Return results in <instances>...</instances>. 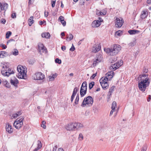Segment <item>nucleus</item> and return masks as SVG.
Returning <instances> with one entry per match:
<instances>
[{
  "label": "nucleus",
  "instance_id": "nucleus-42",
  "mask_svg": "<svg viewBox=\"0 0 151 151\" xmlns=\"http://www.w3.org/2000/svg\"><path fill=\"white\" fill-rule=\"evenodd\" d=\"M55 62L56 63H58L60 64L61 63V60L59 59L58 58H57L55 60Z\"/></svg>",
  "mask_w": 151,
  "mask_h": 151
},
{
  "label": "nucleus",
  "instance_id": "nucleus-21",
  "mask_svg": "<svg viewBox=\"0 0 151 151\" xmlns=\"http://www.w3.org/2000/svg\"><path fill=\"white\" fill-rule=\"evenodd\" d=\"M10 82L12 85H13L15 87H17V83H18V81L17 79H15L13 80L11 79Z\"/></svg>",
  "mask_w": 151,
  "mask_h": 151
},
{
  "label": "nucleus",
  "instance_id": "nucleus-11",
  "mask_svg": "<svg viewBox=\"0 0 151 151\" xmlns=\"http://www.w3.org/2000/svg\"><path fill=\"white\" fill-rule=\"evenodd\" d=\"M100 20H95L93 21L92 24V26L93 27H98L101 24V22L103 21V20L99 18Z\"/></svg>",
  "mask_w": 151,
  "mask_h": 151
},
{
  "label": "nucleus",
  "instance_id": "nucleus-16",
  "mask_svg": "<svg viewBox=\"0 0 151 151\" xmlns=\"http://www.w3.org/2000/svg\"><path fill=\"white\" fill-rule=\"evenodd\" d=\"M14 73V71L12 70L10 68H8L7 70H5V72H4V76H9L10 74Z\"/></svg>",
  "mask_w": 151,
  "mask_h": 151
},
{
  "label": "nucleus",
  "instance_id": "nucleus-15",
  "mask_svg": "<svg viewBox=\"0 0 151 151\" xmlns=\"http://www.w3.org/2000/svg\"><path fill=\"white\" fill-rule=\"evenodd\" d=\"M8 4L6 3L1 4L0 2V12L2 10H6L8 7Z\"/></svg>",
  "mask_w": 151,
  "mask_h": 151
},
{
  "label": "nucleus",
  "instance_id": "nucleus-18",
  "mask_svg": "<svg viewBox=\"0 0 151 151\" xmlns=\"http://www.w3.org/2000/svg\"><path fill=\"white\" fill-rule=\"evenodd\" d=\"M87 89L83 88H81L80 90V93L81 97L83 96L86 93Z\"/></svg>",
  "mask_w": 151,
  "mask_h": 151
},
{
  "label": "nucleus",
  "instance_id": "nucleus-4",
  "mask_svg": "<svg viewBox=\"0 0 151 151\" xmlns=\"http://www.w3.org/2000/svg\"><path fill=\"white\" fill-rule=\"evenodd\" d=\"M83 127V125L78 122L70 123L65 126V129L67 130H71L75 128L78 129Z\"/></svg>",
  "mask_w": 151,
  "mask_h": 151
},
{
  "label": "nucleus",
  "instance_id": "nucleus-58",
  "mask_svg": "<svg viewBox=\"0 0 151 151\" xmlns=\"http://www.w3.org/2000/svg\"><path fill=\"white\" fill-rule=\"evenodd\" d=\"M15 40L13 39H11L10 40H8L7 42V43L8 44L10 42H11L14 41Z\"/></svg>",
  "mask_w": 151,
  "mask_h": 151
},
{
  "label": "nucleus",
  "instance_id": "nucleus-45",
  "mask_svg": "<svg viewBox=\"0 0 151 151\" xmlns=\"http://www.w3.org/2000/svg\"><path fill=\"white\" fill-rule=\"evenodd\" d=\"M114 86H112L111 87V88L109 90V93H111L114 90Z\"/></svg>",
  "mask_w": 151,
  "mask_h": 151
},
{
  "label": "nucleus",
  "instance_id": "nucleus-41",
  "mask_svg": "<svg viewBox=\"0 0 151 151\" xmlns=\"http://www.w3.org/2000/svg\"><path fill=\"white\" fill-rule=\"evenodd\" d=\"M37 143H38V144H37L38 146L37 147H38V148H40V149L42 147V144L41 141L40 140H38L37 141Z\"/></svg>",
  "mask_w": 151,
  "mask_h": 151
},
{
  "label": "nucleus",
  "instance_id": "nucleus-60",
  "mask_svg": "<svg viewBox=\"0 0 151 151\" xmlns=\"http://www.w3.org/2000/svg\"><path fill=\"white\" fill-rule=\"evenodd\" d=\"M151 96L150 95H149L148 97V99H147V101L149 102L150 101L151 99Z\"/></svg>",
  "mask_w": 151,
  "mask_h": 151
},
{
  "label": "nucleus",
  "instance_id": "nucleus-43",
  "mask_svg": "<svg viewBox=\"0 0 151 151\" xmlns=\"http://www.w3.org/2000/svg\"><path fill=\"white\" fill-rule=\"evenodd\" d=\"M83 136L82 134L80 133L79 134V140L81 141L83 139Z\"/></svg>",
  "mask_w": 151,
  "mask_h": 151
},
{
  "label": "nucleus",
  "instance_id": "nucleus-40",
  "mask_svg": "<svg viewBox=\"0 0 151 151\" xmlns=\"http://www.w3.org/2000/svg\"><path fill=\"white\" fill-rule=\"evenodd\" d=\"M46 122L45 121H43L42 122V124L41 126L43 127L44 129H45L46 128V126L45 125Z\"/></svg>",
  "mask_w": 151,
  "mask_h": 151
},
{
  "label": "nucleus",
  "instance_id": "nucleus-50",
  "mask_svg": "<svg viewBox=\"0 0 151 151\" xmlns=\"http://www.w3.org/2000/svg\"><path fill=\"white\" fill-rule=\"evenodd\" d=\"M121 33L122 32L121 31H120V30H119L116 32V34L117 35L120 36L121 35Z\"/></svg>",
  "mask_w": 151,
  "mask_h": 151
},
{
  "label": "nucleus",
  "instance_id": "nucleus-39",
  "mask_svg": "<svg viewBox=\"0 0 151 151\" xmlns=\"http://www.w3.org/2000/svg\"><path fill=\"white\" fill-rule=\"evenodd\" d=\"M56 0H51V4L52 7H54Z\"/></svg>",
  "mask_w": 151,
  "mask_h": 151
},
{
  "label": "nucleus",
  "instance_id": "nucleus-54",
  "mask_svg": "<svg viewBox=\"0 0 151 151\" xmlns=\"http://www.w3.org/2000/svg\"><path fill=\"white\" fill-rule=\"evenodd\" d=\"M61 23H62V24H63V26H65L66 25V22L64 20L63 21H61L60 22Z\"/></svg>",
  "mask_w": 151,
  "mask_h": 151
},
{
  "label": "nucleus",
  "instance_id": "nucleus-62",
  "mask_svg": "<svg viewBox=\"0 0 151 151\" xmlns=\"http://www.w3.org/2000/svg\"><path fill=\"white\" fill-rule=\"evenodd\" d=\"M61 49L63 50L64 51V50H65V49H66V48H65V46H62L61 47Z\"/></svg>",
  "mask_w": 151,
  "mask_h": 151
},
{
  "label": "nucleus",
  "instance_id": "nucleus-23",
  "mask_svg": "<svg viewBox=\"0 0 151 151\" xmlns=\"http://www.w3.org/2000/svg\"><path fill=\"white\" fill-rule=\"evenodd\" d=\"M33 17L32 16H31L29 18L28 20V23L29 25V26H31L32 24L33 23L34 21L33 20Z\"/></svg>",
  "mask_w": 151,
  "mask_h": 151
},
{
  "label": "nucleus",
  "instance_id": "nucleus-32",
  "mask_svg": "<svg viewBox=\"0 0 151 151\" xmlns=\"http://www.w3.org/2000/svg\"><path fill=\"white\" fill-rule=\"evenodd\" d=\"M116 106V102L114 101L112 104L111 109L113 110H115V107Z\"/></svg>",
  "mask_w": 151,
  "mask_h": 151
},
{
  "label": "nucleus",
  "instance_id": "nucleus-35",
  "mask_svg": "<svg viewBox=\"0 0 151 151\" xmlns=\"http://www.w3.org/2000/svg\"><path fill=\"white\" fill-rule=\"evenodd\" d=\"M147 145L146 144L144 145L142 148V150L141 151H146L147 149Z\"/></svg>",
  "mask_w": 151,
  "mask_h": 151
},
{
  "label": "nucleus",
  "instance_id": "nucleus-44",
  "mask_svg": "<svg viewBox=\"0 0 151 151\" xmlns=\"http://www.w3.org/2000/svg\"><path fill=\"white\" fill-rule=\"evenodd\" d=\"M64 20V18L62 16H60L58 19V20H60L61 22V21H63Z\"/></svg>",
  "mask_w": 151,
  "mask_h": 151
},
{
  "label": "nucleus",
  "instance_id": "nucleus-61",
  "mask_svg": "<svg viewBox=\"0 0 151 151\" xmlns=\"http://www.w3.org/2000/svg\"><path fill=\"white\" fill-rule=\"evenodd\" d=\"M147 3L149 4H151V0H147Z\"/></svg>",
  "mask_w": 151,
  "mask_h": 151
},
{
  "label": "nucleus",
  "instance_id": "nucleus-56",
  "mask_svg": "<svg viewBox=\"0 0 151 151\" xmlns=\"http://www.w3.org/2000/svg\"><path fill=\"white\" fill-rule=\"evenodd\" d=\"M51 13L52 15L53 16H55L57 14V13H55L54 12H52Z\"/></svg>",
  "mask_w": 151,
  "mask_h": 151
},
{
  "label": "nucleus",
  "instance_id": "nucleus-53",
  "mask_svg": "<svg viewBox=\"0 0 151 151\" xmlns=\"http://www.w3.org/2000/svg\"><path fill=\"white\" fill-rule=\"evenodd\" d=\"M57 75H58V74L57 73H55L54 74H52L51 76L52 77H54V79H55V78L57 77Z\"/></svg>",
  "mask_w": 151,
  "mask_h": 151
},
{
  "label": "nucleus",
  "instance_id": "nucleus-3",
  "mask_svg": "<svg viewBox=\"0 0 151 151\" xmlns=\"http://www.w3.org/2000/svg\"><path fill=\"white\" fill-rule=\"evenodd\" d=\"M17 70L19 73L17 75V77L24 79V77L26 75L27 72L25 68L22 65H19L17 67Z\"/></svg>",
  "mask_w": 151,
  "mask_h": 151
},
{
  "label": "nucleus",
  "instance_id": "nucleus-9",
  "mask_svg": "<svg viewBox=\"0 0 151 151\" xmlns=\"http://www.w3.org/2000/svg\"><path fill=\"white\" fill-rule=\"evenodd\" d=\"M123 63V61L122 60L120 61V63H116L114 64H112L110 66V69L113 70H115L119 68Z\"/></svg>",
  "mask_w": 151,
  "mask_h": 151
},
{
  "label": "nucleus",
  "instance_id": "nucleus-52",
  "mask_svg": "<svg viewBox=\"0 0 151 151\" xmlns=\"http://www.w3.org/2000/svg\"><path fill=\"white\" fill-rule=\"evenodd\" d=\"M0 46L4 49H5L7 47L4 44H2L0 45Z\"/></svg>",
  "mask_w": 151,
  "mask_h": 151
},
{
  "label": "nucleus",
  "instance_id": "nucleus-46",
  "mask_svg": "<svg viewBox=\"0 0 151 151\" xmlns=\"http://www.w3.org/2000/svg\"><path fill=\"white\" fill-rule=\"evenodd\" d=\"M75 49V47L73 45V44H72L71 47L70 48V51L73 52V51Z\"/></svg>",
  "mask_w": 151,
  "mask_h": 151
},
{
  "label": "nucleus",
  "instance_id": "nucleus-30",
  "mask_svg": "<svg viewBox=\"0 0 151 151\" xmlns=\"http://www.w3.org/2000/svg\"><path fill=\"white\" fill-rule=\"evenodd\" d=\"M96 14L98 16L105 15L106 14V12L104 11L103 12H97Z\"/></svg>",
  "mask_w": 151,
  "mask_h": 151
},
{
  "label": "nucleus",
  "instance_id": "nucleus-20",
  "mask_svg": "<svg viewBox=\"0 0 151 151\" xmlns=\"http://www.w3.org/2000/svg\"><path fill=\"white\" fill-rule=\"evenodd\" d=\"M8 55L7 52L4 51H0V58H3Z\"/></svg>",
  "mask_w": 151,
  "mask_h": 151
},
{
  "label": "nucleus",
  "instance_id": "nucleus-14",
  "mask_svg": "<svg viewBox=\"0 0 151 151\" xmlns=\"http://www.w3.org/2000/svg\"><path fill=\"white\" fill-rule=\"evenodd\" d=\"M9 63H4L2 66V69L1 71V74L4 75V72L5 71V70L9 68Z\"/></svg>",
  "mask_w": 151,
  "mask_h": 151
},
{
  "label": "nucleus",
  "instance_id": "nucleus-1",
  "mask_svg": "<svg viewBox=\"0 0 151 151\" xmlns=\"http://www.w3.org/2000/svg\"><path fill=\"white\" fill-rule=\"evenodd\" d=\"M148 76V75L143 74L140 75L138 78L140 81L138 83V87L139 90L143 92L146 90L150 83V80Z\"/></svg>",
  "mask_w": 151,
  "mask_h": 151
},
{
  "label": "nucleus",
  "instance_id": "nucleus-13",
  "mask_svg": "<svg viewBox=\"0 0 151 151\" xmlns=\"http://www.w3.org/2000/svg\"><path fill=\"white\" fill-rule=\"evenodd\" d=\"M5 128L6 131L9 133H12L13 132V129L12 128V126L9 123L6 124Z\"/></svg>",
  "mask_w": 151,
  "mask_h": 151
},
{
  "label": "nucleus",
  "instance_id": "nucleus-64",
  "mask_svg": "<svg viewBox=\"0 0 151 151\" xmlns=\"http://www.w3.org/2000/svg\"><path fill=\"white\" fill-rule=\"evenodd\" d=\"M58 151H64V150L63 148H60L58 149Z\"/></svg>",
  "mask_w": 151,
  "mask_h": 151
},
{
  "label": "nucleus",
  "instance_id": "nucleus-24",
  "mask_svg": "<svg viewBox=\"0 0 151 151\" xmlns=\"http://www.w3.org/2000/svg\"><path fill=\"white\" fill-rule=\"evenodd\" d=\"M21 114H22L21 111L17 112L15 114H12V118L16 119L17 116L20 115Z\"/></svg>",
  "mask_w": 151,
  "mask_h": 151
},
{
  "label": "nucleus",
  "instance_id": "nucleus-31",
  "mask_svg": "<svg viewBox=\"0 0 151 151\" xmlns=\"http://www.w3.org/2000/svg\"><path fill=\"white\" fill-rule=\"evenodd\" d=\"M87 89V84L86 81H84L82 83L81 88Z\"/></svg>",
  "mask_w": 151,
  "mask_h": 151
},
{
  "label": "nucleus",
  "instance_id": "nucleus-27",
  "mask_svg": "<svg viewBox=\"0 0 151 151\" xmlns=\"http://www.w3.org/2000/svg\"><path fill=\"white\" fill-rule=\"evenodd\" d=\"M101 61V60L100 59H99L98 58H96V60L93 61V67L96 66L98 63Z\"/></svg>",
  "mask_w": 151,
  "mask_h": 151
},
{
  "label": "nucleus",
  "instance_id": "nucleus-49",
  "mask_svg": "<svg viewBox=\"0 0 151 151\" xmlns=\"http://www.w3.org/2000/svg\"><path fill=\"white\" fill-rule=\"evenodd\" d=\"M6 21L5 19H2L1 20V23H2L4 24L6 22Z\"/></svg>",
  "mask_w": 151,
  "mask_h": 151
},
{
  "label": "nucleus",
  "instance_id": "nucleus-10",
  "mask_svg": "<svg viewBox=\"0 0 151 151\" xmlns=\"http://www.w3.org/2000/svg\"><path fill=\"white\" fill-rule=\"evenodd\" d=\"M116 20L115 26L116 27L119 28L121 27L124 22L123 19L122 18H117Z\"/></svg>",
  "mask_w": 151,
  "mask_h": 151
},
{
  "label": "nucleus",
  "instance_id": "nucleus-17",
  "mask_svg": "<svg viewBox=\"0 0 151 151\" xmlns=\"http://www.w3.org/2000/svg\"><path fill=\"white\" fill-rule=\"evenodd\" d=\"M101 49V46L99 45H95L92 48V52L94 53H96L99 51Z\"/></svg>",
  "mask_w": 151,
  "mask_h": 151
},
{
  "label": "nucleus",
  "instance_id": "nucleus-47",
  "mask_svg": "<svg viewBox=\"0 0 151 151\" xmlns=\"http://www.w3.org/2000/svg\"><path fill=\"white\" fill-rule=\"evenodd\" d=\"M48 78L49 79V81H53L54 80V77H52L51 76H48Z\"/></svg>",
  "mask_w": 151,
  "mask_h": 151
},
{
  "label": "nucleus",
  "instance_id": "nucleus-7",
  "mask_svg": "<svg viewBox=\"0 0 151 151\" xmlns=\"http://www.w3.org/2000/svg\"><path fill=\"white\" fill-rule=\"evenodd\" d=\"M24 119V118L23 116H21L15 121L13 125L16 128L19 129L22 127Z\"/></svg>",
  "mask_w": 151,
  "mask_h": 151
},
{
  "label": "nucleus",
  "instance_id": "nucleus-33",
  "mask_svg": "<svg viewBox=\"0 0 151 151\" xmlns=\"http://www.w3.org/2000/svg\"><path fill=\"white\" fill-rule=\"evenodd\" d=\"M73 35L71 34H69V35H67V36L66 37V40H67V39L69 38V41H70L73 39Z\"/></svg>",
  "mask_w": 151,
  "mask_h": 151
},
{
  "label": "nucleus",
  "instance_id": "nucleus-29",
  "mask_svg": "<svg viewBox=\"0 0 151 151\" xmlns=\"http://www.w3.org/2000/svg\"><path fill=\"white\" fill-rule=\"evenodd\" d=\"M11 53L14 55H17L18 54V51L17 49H14L12 51Z\"/></svg>",
  "mask_w": 151,
  "mask_h": 151
},
{
  "label": "nucleus",
  "instance_id": "nucleus-57",
  "mask_svg": "<svg viewBox=\"0 0 151 151\" xmlns=\"http://www.w3.org/2000/svg\"><path fill=\"white\" fill-rule=\"evenodd\" d=\"M58 148L57 145H56L53 148L52 151H56V149Z\"/></svg>",
  "mask_w": 151,
  "mask_h": 151
},
{
  "label": "nucleus",
  "instance_id": "nucleus-26",
  "mask_svg": "<svg viewBox=\"0 0 151 151\" xmlns=\"http://www.w3.org/2000/svg\"><path fill=\"white\" fill-rule=\"evenodd\" d=\"M139 32V31L138 30H129L128 31V32L131 35H134L138 33Z\"/></svg>",
  "mask_w": 151,
  "mask_h": 151
},
{
  "label": "nucleus",
  "instance_id": "nucleus-63",
  "mask_svg": "<svg viewBox=\"0 0 151 151\" xmlns=\"http://www.w3.org/2000/svg\"><path fill=\"white\" fill-rule=\"evenodd\" d=\"M114 110H113L112 109V110L110 112V116L112 115L113 114V112Z\"/></svg>",
  "mask_w": 151,
  "mask_h": 151
},
{
  "label": "nucleus",
  "instance_id": "nucleus-2",
  "mask_svg": "<svg viewBox=\"0 0 151 151\" xmlns=\"http://www.w3.org/2000/svg\"><path fill=\"white\" fill-rule=\"evenodd\" d=\"M121 50V47L117 44L111 46L110 48H104V51L109 55L114 56L117 54Z\"/></svg>",
  "mask_w": 151,
  "mask_h": 151
},
{
  "label": "nucleus",
  "instance_id": "nucleus-36",
  "mask_svg": "<svg viewBox=\"0 0 151 151\" xmlns=\"http://www.w3.org/2000/svg\"><path fill=\"white\" fill-rule=\"evenodd\" d=\"M79 100V95L78 94H77V95L76 96V100H75V102H74L75 104H78Z\"/></svg>",
  "mask_w": 151,
  "mask_h": 151
},
{
  "label": "nucleus",
  "instance_id": "nucleus-5",
  "mask_svg": "<svg viewBox=\"0 0 151 151\" xmlns=\"http://www.w3.org/2000/svg\"><path fill=\"white\" fill-rule=\"evenodd\" d=\"M93 101L92 97L91 96H88L87 97L84 98L81 105V106L85 107L87 105L89 106H92Z\"/></svg>",
  "mask_w": 151,
  "mask_h": 151
},
{
  "label": "nucleus",
  "instance_id": "nucleus-25",
  "mask_svg": "<svg viewBox=\"0 0 151 151\" xmlns=\"http://www.w3.org/2000/svg\"><path fill=\"white\" fill-rule=\"evenodd\" d=\"M147 16V12L145 11H143L141 15V18L142 19H144L146 18Z\"/></svg>",
  "mask_w": 151,
  "mask_h": 151
},
{
  "label": "nucleus",
  "instance_id": "nucleus-6",
  "mask_svg": "<svg viewBox=\"0 0 151 151\" xmlns=\"http://www.w3.org/2000/svg\"><path fill=\"white\" fill-rule=\"evenodd\" d=\"M108 78L106 76H104L102 77L99 81L101 85L104 89H107L108 88Z\"/></svg>",
  "mask_w": 151,
  "mask_h": 151
},
{
  "label": "nucleus",
  "instance_id": "nucleus-8",
  "mask_svg": "<svg viewBox=\"0 0 151 151\" xmlns=\"http://www.w3.org/2000/svg\"><path fill=\"white\" fill-rule=\"evenodd\" d=\"M33 78L35 80H42L45 78V75L41 72H37L33 75Z\"/></svg>",
  "mask_w": 151,
  "mask_h": 151
},
{
  "label": "nucleus",
  "instance_id": "nucleus-28",
  "mask_svg": "<svg viewBox=\"0 0 151 151\" xmlns=\"http://www.w3.org/2000/svg\"><path fill=\"white\" fill-rule=\"evenodd\" d=\"M114 72L113 71H111L110 72H108L106 74V76L108 77L111 76V78H112L114 76Z\"/></svg>",
  "mask_w": 151,
  "mask_h": 151
},
{
  "label": "nucleus",
  "instance_id": "nucleus-55",
  "mask_svg": "<svg viewBox=\"0 0 151 151\" xmlns=\"http://www.w3.org/2000/svg\"><path fill=\"white\" fill-rule=\"evenodd\" d=\"M48 12H47L46 13V11H45V12H44V15H45V17H47V16H48Z\"/></svg>",
  "mask_w": 151,
  "mask_h": 151
},
{
  "label": "nucleus",
  "instance_id": "nucleus-22",
  "mask_svg": "<svg viewBox=\"0 0 151 151\" xmlns=\"http://www.w3.org/2000/svg\"><path fill=\"white\" fill-rule=\"evenodd\" d=\"M41 36L42 37H45L46 38H49L50 35L49 32H46L42 33Z\"/></svg>",
  "mask_w": 151,
  "mask_h": 151
},
{
  "label": "nucleus",
  "instance_id": "nucleus-59",
  "mask_svg": "<svg viewBox=\"0 0 151 151\" xmlns=\"http://www.w3.org/2000/svg\"><path fill=\"white\" fill-rule=\"evenodd\" d=\"M6 86L8 88H9L10 87L9 84L7 82H6Z\"/></svg>",
  "mask_w": 151,
  "mask_h": 151
},
{
  "label": "nucleus",
  "instance_id": "nucleus-12",
  "mask_svg": "<svg viewBox=\"0 0 151 151\" xmlns=\"http://www.w3.org/2000/svg\"><path fill=\"white\" fill-rule=\"evenodd\" d=\"M38 48L39 49V52L41 54V51L42 50V52H46L47 50L46 48L44 47L43 44L42 43H39L38 45Z\"/></svg>",
  "mask_w": 151,
  "mask_h": 151
},
{
  "label": "nucleus",
  "instance_id": "nucleus-37",
  "mask_svg": "<svg viewBox=\"0 0 151 151\" xmlns=\"http://www.w3.org/2000/svg\"><path fill=\"white\" fill-rule=\"evenodd\" d=\"M12 34V32L10 31L7 32L6 34V38H8L9 37L11 36Z\"/></svg>",
  "mask_w": 151,
  "mask_h": 151
},
{
  "label": "nucleus",
  "instance_id": "nucleus-51",
  "mask_svg": "<svg viewBox=\"0 0 151 151\" xmlns=\"http://www.w3.org/2000/svg\"><path fill=\"white\" fill-rule=\"evenodd\" d=\"M11 17L12 18H16V13H12L11 15Z\"/></svg>",
  "mask_w": 151,
  "mask_h": 151
},
{
  "label": "nucleus",
  "instance_id": "nucleus-19",
  "mask_svg": "<svg viewBox=\"0 0 151 151\" xmlns=\"http://www.w3.org/2000/svg\"><path fill=\"white\" fill-rule=\"evenodd\" d=\"M78 91V89L77 87H75L74 89L72 95L71 96V101L72 102L74 99V97L75 96L76 93Z\"/></svg>",
  "mask_w": 151,
  "mask_h": 151
},
{
  "label": "nucleus",
  "instance_id": "nucleus-38",
  "mask_svg": "<svg viewBox=\"0 0 151 151\" xmlns=\"http://www.w3.org/2000/svg\"><path fill=\"white\" fill-rule=\"evenodd\" d=\"M136 44V42L135 40H134L133 42H131L129 44V46L132 47L134 46Z\"/></svg>",
  "mask_w": 151,
  "mask_h": 151
},
{
  "label": "nucleus",
  "instance_id": "nucleus-48",
  "mask_svg": "<svg viewBox=\"0 0 151 151\" xmlns=\"http://www.w3.org/2000/svg\"><path fill=\"white\" fill-rule=\"evenodd\" d=\"M97 73H94L91 77L90 79H93L96 76Z\"/></svg>",
  "mask_w": 151,
  "mask_h": 151
},
{
  "label": "nucleus",
  "instance_id": "nucleus-34",
  "mask_svg": "<svg viewBox=\"0 0 151 151\" xmlns=\"http://www.w3.org/2000/svg\"><path fill=\"white\" fill-rule=\"evenodd\" d=\"M94 85V82L92 81L89 84V88L91 89Z\"/></svg>",
  "mask_w": 151,
  "mask_h": 151
}]
</instances>
